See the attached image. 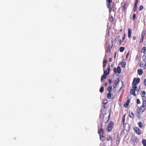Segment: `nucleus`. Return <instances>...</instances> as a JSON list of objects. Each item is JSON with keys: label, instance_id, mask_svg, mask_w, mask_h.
<instances>
[{"label": "nucleus", "instance_id": "nucleus-22", "mask_svg": "<svg viewBox=\"0 0 146 146\" xmlns=\"http://www.w3.org/2000/svg\"><path fill=\"white\" fill-rule=\"evenodd\" d=\"M145 34V31H143L142 33L141 38H144Z\"/></svg>", "mask_w": 146, "mask_h": 146}, {"label": "nucleus", "instance_id": "nucleus-41", "mask_svg": "<svg viewBox=\"0 0 146 146\" xmlns=\"http://www.w3.org/2000/svg\"><path fill=\"white\" fill-rule=\"evenodd\" d=\"M143 38H141V40H140V42L141 43H142L143 42Z\"/></svg>", "mask_w": 146, "mask_h": 146}, {"label": "nucleus", "instance_id": "nucleus-32", "mask_svg": "<svg viewBox=\"0 0 146 146\" xmlns=\"http://www.w3.org/2000/svg\"><path fill=\"white\" fill-rule=\"evenodd\" d=\"M108 102V100H107L106 99H105L103 101V102L104 104H107Z\"/></svg>", "mask_w": 146, "mask_h": 146}, {"label": "nucleus", "instance_id": "nucleus-24", "mask_svg": "<svg viewBox=\"0 0 146 146\" xmlns=\"http://www.w3.org/2000/svg\"><path fill=\"white\" fill-rule=\"evenodd\" d=\"M138 124L139 125V127L141 128H142L143 127V124L141 122H139L138 123Z\"/></svg>", "mask_w": 146, "mask_h": 146}, {"label": "nucleus", "instance_id": "nucleus-28", "mask_svg": "<svg viewBox=\"0 0 146 146\" xmlns=\"http://www.w3.org/2000/svg\"><path fill=\"white\" fill-rule=\"evenodd\" d=\"M108 99H110L111 97V94L110 92H109L108 94Z\"/></svg>", "mask_w": 146, "mask_h": 146}, {"label": "nucleus", "instance_id": "nucleus-30", "mask_svg": "<svg viewBox=\"0 0 146 146\" xmlns=\"http://www.w3.org/2000/svg\"><path fill=\"white\" fill-rule=\"evenodd\" d=\"M112 87L110 86V87H108L107 88L109 92H110L111 91Z\"/></svg>", "mask_w": 146, "mask_h": 146}, {"label": "nucleus", "instance_id": "nucleus-49", "mask_svg": "<svg viewBox=\"0 0 146 146\" xmlns=\"http://www.w3.org/2000/svg\"><path fill=\"white\" fill-rule=\"evenodd\" d=\"M108 84V83L107 82H106L105 84V86H106Z\"/></svg>", "mask_w": 146, "mask_h": 146}, {"label": "nucleus", "instance_id": "nucleus-27", "mask_svg": "<svg viewBox=\"0 0 146 146\" xmlns=\"http://www.w3.org/2000/svg\"><path fill=\"white\" fill-rule=\"evenodd\" d=\"M124 48L123 47H121L119 48V51L121 52H122L124 50Z\"/></svg>", "mask_w": 146, "mask_h": 146}, {"label": "nucleus", "instance_id": "nucleus-34", "mask_svg": "<svg viewBox=\"0 0 146 146\" xmlns=\"http://www.w3.org/2000/svg\"><path fill=\"white\" fill-rule=\"evenodd\" d=\"M137 117L138 118V119H139L140 118V112H139V111L137 112Z\"/></svg>", "mask_w": 146, "mask_h": 146}, {"label": "nucleus", "instance_id": "nucleus-43", "mask_svg": "<svg viewBox=\"0 0 146 146\" xmlns=\"http://www.w3.org/2000/svg\"><path fill=\"white\" fill-rule=\"evenodd\" d=\"M110 20L111 21H112L113 20V18L112 16L111 17V18L110 19Z\"/></svg>", "mask_w": 146, "mask_h": 146}, {"label": "nucleus", "instance_id": "nucleus-50", "mask_svg": "<svg viewBox=\"0 0 146 146\" xmlns=\"http://www.w3.org/2000/svg\"><path fill=\"white\" fill-rule=\"evenodd\" d=\"M111 60H112V59L111 58H110V60H109V61L110 62H111Z\"/></svg>", "mask_w": 146, "mask_h": 146}, {"label": "nucleus", "instance_id": "nucleus-8", "mask_svg": "<svg viewBox=\"0 0 146 146\" xmlns=\"http://www.w3.org/2000/svg\"><path fill=\"white\" fill-rule=\"evenodd\" d=\"M120 81L119 78H117L115 81V82L113 84V87L114 88H115L117 87V85Z\"/></svg>", "mask_w": 146, "mask_h": 146}, {"label": "nucleus", "instance_id": "nucleus-15", "mask_svg": "<svg viewBox=\"0 0 146 146\" xmlns=\"http://www.w3.org/2000/svg\"><path fill=\"white\" fill-rule=\"evenodd\" d=\"M133 90H136V91H137L138 90V88H137V86L135 84H134L133 83Z\"/></svg>", "mask_w": 146, "mask_h": 146}, {"label": "nucleus", "instance_id": "nucleus-39", "mask_svg": "<svg viewBox=\"0 0 146 146\" xmlns=\"http://www.w3.org/2000/svg\"><path fill=\"white\" fill-rule=\"evenodd\" d=\"M136 17V14H134L133 16V20H134L135 19Z\"/></svg>", "mask_w": 146, "mask_h": 146}, {"label": "nucleus", "instance_id": "nucleus-7", "mask_svg": "<svg viewBox=\"0 0 146 146\" xmlns=\"http://www.w3.org/2000/svg\"><path fill=\"white\" fill-rule=\"evenodd\" d=\"M135 81V84H138L139 83V82L140 81V79L139 78H137L136 79V78H134L133 80V83Z\"/></svg>", "mask_w": 146, "mask_h": 146}, {"label": "nucleus", "instance_id": "nucleus-12", "mask_svg": "<svg viewBox=\"0 0 146 146\" xmlns=\"http://www.w3.org/2000/svg\"><path fill=\"white\" fill-rule=\"evenodd\" d=\"M145 108L146 107H145L141 106L139 109V111H140L143 112L145 110Z\"/></svg>", "mask_w": 146, "mask_h": 146}, {"label": "nucleus", "instance_id": "nucleus-38", "mask_svg": "<svg viewBox=\"0 0 146 146\" xmlns=\"http://www.w3.org/2000/svg\"><path fill=\"white\" fill-rule=\"evenodd\" d=\"M137 103L138 104H139L141 103V102L140 101V100L139 99H137Z\"/></svg>", "mask_w": 146, "mask_h": 146}, {"label": "nucleus", "instance_id": "nucleus-23", "mask_svg": "<svg viewBox=\"0 0 146 146\" xmlns=\"http://www.w3.org/2000/svg\"><path fill=\"white\" fill-rule=\"evenodd\" d=\"M142 50L141 51L142 52H143L144 53H145L146 52V48L145 47H143L142 48Z\"/></svg>", "mask_w": 146, "mask_h": 146}, {"label": "nucleus", "instance_id": "nucleus-14", "mask_svg": "<svg viewBox=\"0 0 146 146\" xmlns=\"http://www.w3.org/2000/svg\"><path fill=\"white\" fill-rule=\"evenodd\" d=\"M138 2V0H136L134 6V11H135L136 9H137V5Z\"/></svg>", "mask_w": 146, "mask_h": 146}, {"label": "nucleus", "instance_id": "nucleus-48", "mask_svg": "<svg viewBox=\"0 0 146 146\" xmlns=\"http://www.w3.org/2000/svg\"><path fill=\"white\" fill-rule=\"evenodd\" d=\"M144 84H145H145H146V79H145L144 80Z\"/></svg>", "mask_w": 146, "mask_h": 146}, {"label": "nucleus", "instance_id": "nucleus-46", "mask_svg": "<svg viewBox=\"0 0 146 146\" xmlns=\"http://www.w3.org/2000/svg\"><path fill=\"white\" fill-rule=\"evenodd\" d=\"M129 52H128L127 53V54L126 55V58H127V57H128V56L129 55Z\"/></svg>", "mask_w": 146, "mask_h": 146}, {"label": "nucleus", "instance_id": "nucleus-10", "mask_svg": "<svg viewBox=\"0 0 146 146\" xmlns=\"http://www.w3.org/2000/svg\"><path fill=\"white\" fill-rule=\"evenodd\" d=\"M130 102L129 100H127L124 105V106L125 108H127L129 106V104Z\"/></svg>", "mask_w": 146, "mask_h": 146}, {"label": "nucleus", "instance_id": "nucleus-19", "mask_svg": "<svg viewBox=\"0 0 146 146\" xmlns=\"http://www.w3.org/2000/svg\"><path fill=\"white\" fill-rule=\"evenodd\" d=\"M129 116L131 118H133L134 116V114L132 112H129Z\"/></svg>", "mask_w": 146, "mask_h": 146}, {"label": "nucleus", "instance_id": "nucleus-2", "mask_svg": "<svg viewBox=\"0 0 146 146\" xmlns=\"http://www.w3.org/2000/svg\"><path fill=\"white\" fill-rule=\"evenodd\" d=\"M101 128L98 131V133L100 135V139L101 140H102V137H104L102 135L104 133V130L102 128V126H101Z\"/></svg>", "mask_w": 146, "mask_h": 146}, {"label": "nucleus", "instance_id": "nucleus-45", "mask_svg": "<svg viewBox=\"0 0 146 146\" xmlns=\"http://www.w3.org/2000/svg\"><path fill=\"white\" fill-rule=\"evenodd\" d=\"M119 141L117 139V140H116V144H118L119 143Z\"/></svg>", "mask_w": 146, "mask_h": 146}, {"label": "nucleus", "instance_id": "nucleus-18", "mask_svg": "<svg viewBox=\"0 0 146 146\" xmlns=\"http://www.w3.org/2000/svg\"><path fill=\"white\" fill-rule=\"evenodd\" d=\"M107 77V76L104 75V74L101 77V81H102L104 79H106V78Z\"/></svg>", "mask_w": 146, "mask_h": 146}, {"label": "nucleus", "instance_id": "nucleus-56", "mask_svg": "<svg viewBox=\"0 0 146 146\" xmlns=\"http://www.w3.org/2000/svg\"><path fill=\"white\" fill-rule=\"evenodd\" d=\"M127 125L129 126V125Z\"/></svg>", "mask_w": 146, "mask_h": 146}, {"label": "nucleus", "instance_id": "nucleus-51", "mask_svg": "<svg viewBox=\"0 0 146 146\" xmlns=\"http://www.w3.org/2000/svg\"><path fill=\"white\" fill-rule=\"evenodd\" d=\"M122 120H123V122H124V121H125V119H124V118H122Z\"/></svg>", "mask_w": 146, "mask_h": 146}, {"label": "nucleus", "instance_id": "nucleus-4", "mask_svg": "<svg viewBox=\"0 0 146 146\" xmlns=\"http://www.w3.org/2000/svg\"><path fill=\"white\" fill-rule=\"evenodd\" d=\"M134 130L135 131L137 134L139 135H140L141 133V130L138 127H135L134 128Z\"/></svg>", "mask_w": 146, "mask_h": 146}, {"label": "nucleus", "instance_id": "nucleus-5", "mask_svg": "<svg viewBox=\"0 0 146 146\" xmlns=\"http://www.w3.org/2000/svg\"><path fill=\"white\" fill-rule=\"evenodd\" d=\"M114 71L115 73L116 74L117 73L119 74L121 72V69L119 66H118L117 68L115 67L114 68Z\"/></svg>", "mask_w": 146, "mask_h": 146}, {"label": "nucleus", "instance_id": "nucleus-35", "mask_svg": "<svg viewBox=\"0 0 146 146\" xmlns=\"http://www.w3.org/2000/svg\"><path fill=\"white\" fill-rule=\"evenodd\" d=\"M143 6H142V5L140 6L139 8V10L140 11H141L143 9Z\"/></svg>", "mask_w": 146, "mask_h": 146}, {"label": "nucleus", "instance_id": "nucleus-37", "mask_svg": "<svg viewBox=\"0 0 146 146\" xmlns=\"http://www.w3.org/2000/svg\"><path fill=\"white\" fill-rule=\"evenodd\" d=\"M106 138L108 141L110 140V139H111V141L112 140V138L110 136Z\"/></svg>", "mask_w": 146, "mask_h": 146}, {"label": "nucleus", "instance_id": "nucleus-17", "mask_svg": "<svg viewBox=\"0 0 146 146\" xmlns=\"http://www.w3.org/2000/svg\"><path fill=\"white\" fill-rule=\"evenodd\" d=\"M137 138L136 137H134L133 138V141L134 143V144H136Z\"/></svg>", "mask_w": 146, "mask_h": 146}, {"label": "nucleus", "instance_id": "nucleus-3", "mask_svg": "<svg viewBox=\"0 0 146 146\" xmlns=\"http://www.w3.org/2000/svg\"><path fill=\"white\" fill-rule=\"evenodd\" d=\"M113 123L111 121L108 124V127L107 128V131H110L113 126Z\"/></svg>", "mask_w": 146, "mask_h": 146}, {"label": "nucleus", "instance_id": "nucleus-9", "mask_svg": "<svg viewBox=\"0 0 146 146\" xmlns=\"http://www.w3.org/2000/svg\"><path fill=\"white\" fill-rule=\"evenodd\" d=\"M107 63V59L106 57H105L104 58V60L103 62V67L104 68L106 66Z\"/></svg>", "mask_w": 146, "mask_h": 146}, {"label": "nucleus", "instance_id": "nucleus-25", "mask_svg": "<svg viewBox=\"0 0 146 146\" xmlns=\"http://www.w3.org/2000/svg\"><path fill=\"white\" fill-rule=\"evenodd\" d=\"M142 106L146 107V101H143L142 102Z\"/></svg>", "mask_w": 146, "mask_h": 146}, {"label": "nucleus", "instance_id": "nucleus-16", "mask_svg": "<svg viewBox=\"0 0 146 146\" xmlns=\"http://www.w3.org/2000/svg\"><path fill=\"white\" fill-rule=\"evenodd\" d=\"M137 72L138 74L139 75H141L143 73V71L141 69H138L137 70Z\"/></svg>", "mask_w": 146, "mask_h": 146}, {"label": "nucleus", "instance_id": "nucleus-6", "mask_svg": "<svg viewBox=\"0 0 146 146\" xmlns=\"http://www.w3.org/2000/svg\"><path fill=\"white\" fill-rule=\"evenodd\" d=\"M110 69V66H109L107 70L106 71L104 70V74L106 76L108 75L109 73Z\"/></svg>", "mask_w": 146, "mask_h": 146}, {"label": "nucleus", "instance_id": "nucleus-53", "mask_svg": "<svg viewBox=\"0 0 146 146\" xmlns=\"http://www.w3.org/2000/svg\"><path fill=\"white\" fill-rule=\"evenodd\" d=\"M138 56H136V59L137 60L138 59Z\"/></svg>", "mask_w": 146, "mask_h": 146}, {"label": "nucleus", "instance_id": "nucleus-1", "mask_svg": "<svg viewBox=\"0 0 146 146\" xmlns=\"http://www.w3.org/2000/svg\"><path fill=\"white\" fill-rule=\"evenodd\" d=\"M112 0H107V1L108 2L106 4L107 8H109V12L110 13L111 11H114L115 10V5L113 3L112 7H110V3L112 2Z\"/></svg>", "mask_w": 146, "mask_h": 146}, {"label": "nucleus", "instance_id": "nucleus-36", "mask_svg": "<svg viewBox=\"0 0 146 146\" xmlns=\"http://www.w3.org/2000/svg\"><path fill=\"white\" fill-rule=\"evenodd\" d=\"M122 42L123 41H121V39L119 40H118V42H117L118 44L120 45Z\"/></svg>", "mask_w": 146, "mask_h": 146}, {"label": "nucleus", "instance_id": "nucleus-40", "mask_svg": "<svg viewBox=\"0 0 146 146\" xmlns=\"http://www.w3.org/2000/svg\"><path fill=\"white\" fill-rule=\"evenodd\" d=\"M136 39H137V37L136 36H134L133 37V39L134 40H136Z\"/></svg>", "mask_w": 146, "mask_h": 146}, {"label": "nucleus", "instance_id": "nucleus-42", "mask_svg": "<svg viewBox=\"0 0 146 146\" xmlns=\"http://www.w3.org/2000/svg\"><path fill=\"white\" fill-rule=\"evenodd\" d=\"M145 99H146V98H145V97H143V98H142L143 101H146Z\"/></svg>", "mask_w": 146, "mask_h": 146}, {"label": "nucleus", "instance_id": "nucleus-21", "mask_svg": "<svg viewBox=\"0 0 146 146\" xmlns=\"http://www.w3.org/2000/svg\"><path fill=\"white\" fill-rule=\"evenodd\" d=\"M142 143L143 146H146V140L143 139L142 141Z\"/></svg>", "mask_w": 146, "mask_h": 146}, {"label": "nucleus", "instance_id": "nucleus-47", "mask_svg": "<svg viewBox=\"0 0 146 146\" xmlns=\"http://www.w3.org/2000/svg\"><path fill=\"white\" fill-rule=\"evenodd\" d=\"M109 84H110L111 83V79L109 80Z\"/></svg>", "mask_w": 146, "mask_h": 146}, {"label": "nucleus", "instance_id": "nucleus-29", "mask_svg": "<svg viewBox=\"0 0 146 146\" xmlns=\"http://www.w3.org/2000/svg\"><path fill=\"white\" fill-rule=\"evenodd\" d=\"M125 5H126V4H125V3H124V4L122 6V11L123 12H124V11H125Z\"/></svg>", "mask_w": 146, "mask_h": 146}, {"label": "nucleus", "instance_id": "nucleus-11", "mask_svg": "<svg viewBox=\"0 0 146 146\" xmlns=\"http://www.w3.org/2000/svg\"><path fill=\"white\" fill-rule=\"evenodd\" d=\"M131 29L129 28L128 29V36L129 38L131 37Z\"/></svg>", "mask_w": 146, "mask_h": 146}, {"label": "nucleus", "instance_id": "nucleus-33", "mask_svg": "<svg viewBox=\"0 0 146 146\" xmlns=\"http://www.w3.org/2000/svg\"><path fill=\"white\" fill-rule=\"evenodd\" d=\"M126 63L125 62H123V63L122 64V67L123 68L125 67V66H126Z\"/></svg>", "mask_w": 146, "mask_h": 146}, {"label": "nucleus", "instance_id": "nucleus-52", "mask_svg": "<svg viewBox=\"0 0 146 146\" xmlns=\"http://www.w3.org/2000/svg\"><path fill=\"white\" fill-rule=\"evenodd\" d=\"M116 52H115V56H114L115 58V57H116Z\"/></svg>", "mask_w": 146, "mask_h": 146}, {"label": "nucleus", "instance_id": "nucleus-55", "mask_svg": "<svg viewBox=\"0 0 146 146\" xmlns=\"http://www.w3.org/2000/svg\"><path fill=\"white\" fill-rule=\"evenodd\" d=\"M104 137H102V139L103 140H102V141H103L104 140V139H103V138Z\"/></svg>", "mask_w": 146, "mask_h": 146}, {"label": "nucleus", "instance_id": "nucleus-20", "mask_svg": "<svg viewBox=\"0 0 146 146\" xmlns=\"http://www.w3.org/2000/svg\"><path fill=\"white\" fill-rule=\"evenodd\" d=\"M146 93L145 91H143L141 94V97H145Z\"/></svg>", "mask_w": 146, "mask_h": 146}, {"label": "nucleus", "instance_id": "nucleus-44", "mask_svg": "<svg viewBox=\"0 0 146 146\" xmlns=\"http://www.w3.org/2000/svg\"><path fill=\"white\" fill-rule=\"evenodd\" d=\"M125 35L124 34V36L122 38V41H123V40H124V39H125Z\"/></svg>", "mask_w": 146, "mask_h": 146}, {"label": "nucleus", "instance_id": "nucleus-13", "mask_svg": "<svg viewBox=\"0 0 146 146\" xmlns=\"http://www.w3.org/2000/svg\"><path fill=\"white\" fill-rule=\"evenodd\" d=\"M135 90H133V89H131L130 90L131 94L135 96H136V95L135 94Z\"/></svg>", "mask_w": 146, "mask_h": 146}, {"label": "nucleus", "instance_id": "nucleus-54", "mask_svg": "<svg viewBox=\"0 0 146 146\" xmlns=\"http://www.w3.org/2000/svg\"><path fill=\"white\" fill-rule=\"evenodd\" d=\"M103 107H104V108H105V105H103Z\"/></svg>", "mask_w": 146, "mask_h": 146}, {"label": "nucleus", "instance_id": "nucleus-31", "mask_svg": "<svg viewBox=\"0 0 146 146\" xmlns=\"http://www.w3.org/2000/svg\"><path fill=\"white\" fill-rule=\"evenodd\" d=\"M104 88L103 87V86H102L100 88V92H101V93H102L103 92V91H104Z\"/></svg>", "mask_w": 146, "mask_h": 146}, {"label": "nucleus", "instance_id": "nucleus-26", "mask_svg": "<svg viewBox=\"0 0 146 146\" xmlns=\"http://www.w3.org/2000/svg\"><path fill=\"white\" fill-rule=\"evenodd\" d=\"M145 62H141L140 64V66L141 67H143V66L145 65Z\"/></svg>", "mask_w": 146, "mask_h": 146}]
</instances>
